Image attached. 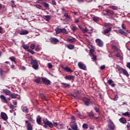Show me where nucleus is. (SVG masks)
<instances>
[{"mask_svg": "<svg viewBox=\"0 0 130 130\" xmlns=\"http://www.w3.org/2000/svg\"><path fill=\"white\" fill-rule=\"evenodd\" d=\"M20 35H27V34H29V31L26 29L22 30L19 33Z\"/></svg>", "mask_w": 130, "mask_h": 130, "instance_id": "nucleus-13", "label": "nucleus"}, {"mask_svg": "<svg viewBox=\"0 0 130 130\" xmlns=\"http://www.w3.org/2000/svg\"><path fill=\"white\" fill-rule=\"evenodd\" d=\"M95 42L97 43V45L99 47H103V42L100 40V39H97L95 40Z\"/></svg>", "mask_w": 130, "mask_h": 130, "instance_id": "nucleus-6", "label": "nucleus"}, {"mask_svg": "<svg viewBox=\"0 0 130 130\" xmlns=\"http://www.w3.org/2000/svg\"><path fill=\"white\" fill-rule=\"evenodd\" d=\"M119 120L121 123H126V119L123 117L120 118Z\"/></svg>", "mask_w": 130, "mask_h": 130, "instance_id": "nucleus-17", "label": "nucleus"}, {"mask_svg": "<svg viewBox=\"0 0 130 130\" xmlns=\"http://www.w3.org/2000/svg\"><path fill=\"white\" fill-rule=\"evenodd\" d=\"M30 48L31 49H35V44H31L30 46Z\"/></svg>", "mask_w": 130, "mask_h": 130, "instance_id": "nucleus-41", "label": "nucleus"}, {"mask_svg": "<svg viewBox=\"0 0 130 130\" xmlns=\"http://www.w3.org/2000/svg\"><path fill=\"white\" fill-rule=\"evenodd\" d=\"M117 99H118V95L116 94L115 96V98H114L113 99V100L114 101H116L117 100Z\"/></svg>", "mask_w": 130, "mask_h": 130, "instance_id": "nucleus-48", "label": "nucleus"}, {"mask_svg": "<svg viewBox=\"0 0 130 130\" xmlns=\"http://www.w3.org/2000/svg\"><path fill=\"white\" fill-rule=\"evenodd\" d=\"M67 47L68 49L72 50V49H74V48H75V46H74L73 45H67Z\"/></svg>", "mask_w": 130, "mask_h": 130, "instance_id": "nucleus-27", "label": "nucleus"}, {"mask_svg": "<svg viewBox=\"0 0 130 130\" xmlns=\"http://www.w3.org/2000/svg\"><path fill=\"white\" fill-rule=\"evenodd\" d=\"M37 122L38 123V124H41V116H38L37 118Z\"/></svg>", "mask_w": 130, "mask_h": 130, "instance_id": "nucleus-22", "label": "nucleus"}, {"mask_svg": "<svg viewBox=\"0 0 130 130\" xmlns=\"http://www.w3.org/2000/svg\"><path fill=\"white\" fill-rule=\"evenodd\" d=\"M61 33H65L66 34H68V32L65 28H61Z\"/></svg>", "mask_w": 130, "mask_h": 130, "instance_id": "nucleus-34", "label": "nucleus"}, {"mask_svg": "<svg viewBox=\"0 0 130 130\" xmlns=\"http://www.w3.org/2000/svg\"><path fill=\"white\" fill-rule=\"evenodd\" d=\"M20 70H21V71H25L26 70V68L25 67H21L20 68Z\"/></svg>", "mask_w": 130, "mask_h": 130, "instance_id": "nucleus-58", "label": "nucleus"}, {"mask_svg": "<svg viewBox=\"0 0 130 130\" xmlns=\"http://www.w3.org/2000/svg\"><path fill=\"white\" fill-rule=\"evenodd\" d=\"M115 56L117 57H120V53H117L116 55Z\"/></svg>", "mask_w": 130, "mask_h": 130, "instance_id": "nucleus-60", "label": "nucleus"}, {"mask_svg": "<svg viewBox=\"0 0 130 130\" xmlns=\"http://www.w3.org/2000/svg\"><path fill=\"white\" fill-rule=\"evenodd\" d=\"M76 114L78 115V117L80 118L81 119H84L86 118V116H84V115H81L80 113V112L79 111H76Z\"/></svg>", "mask_w": 130, "mask_h": 130, "instance_id": "nucleus-11", "label": "nucleus"}, {"mask_svg": "<svg viewBox=\"0 0 130 130\" xmlns=\"http://www.w3.org/2000/svg\"><path fill=\"white\" fill-rule=\"evenodd\" d=\"M0 98L1 99V101H2V102H3V103H7V104L9 103V101H8L7 98H6V96L5 95H1Z\"/></svg>", "mask_w": 130, "mask_h": 130, "instance_id": "nucleus-5", "label": "nucleus"}, {"mask_svg": "<svg viewBox=\"0 0 130 130\" xmlns=\"http://www.w3.org/2000/svg\"><path fill=\"white\" fill-rule=\"evenodd\" d=\"M122 72H123V74L125 75V76H126V77H128L129 75L128 74V73H127V71L124 69H122Z\"/></svg>", "mask_w": 130, "mask_h": 130, "instance_id": "nucleus-25", "label": "nucleus"}, {"mask_svg": "<svg viewBox=\"0 0 130 130\" xmlns=\"http://www.w3.org/2000/svg\"><path fill=\"white\" fill-rule=\"evenodd\" d=\"M113 81H112V80L111 79H110L108 81V84H109V85H111L112 83L113 82Z\"/></svg>", "mask_w": 130, "mask_h": 130, "instance_id": "nucleus-55", "label": "nucleus"}, {"mask_svg": "<svg viewBox=\"0 0 130 130\" xmlns=\"http://www.w3.org/2000/svg\"><path fill=\"white\" fill-rule=\"evenodd\" d=\"M61 28H56L55 29V31L56 32V34H59V33H61Z\"/></svg>", "mask_w": 130, "mask_h": 130, "instance_id": "nucleus-29", "label": "nucleus"}, {"mask_svg": "<svg viewBox=\"0 0 130 130\" xmlns=\"http://www.w3.org/2000/svg\"><path fill=\"white\" fill-rule=\"evenodd\" d=\"M29 121H31V122H34V120L31 117H29L28 118Z\"/></svg>", "mask_w": 130, "mask_h": 130, "instance_id": "nucleus-56", "label": "nucleus"}, {"mask_svg": "<svg viewBox=\"0 0 130 130\" xmlns=\"http://www.w3.org/2000/svg\"><path fill=\"white\" fill-rule=\"evenodd\" d=\"M48 66L49 69H51L52 68V64H51V63H48Z\"/></svg>", "mask_w": 130, "mask_h": 130, "instance_id": "nucleus-53", "label": "nucleus"}, {"mask_svg": "<svg viewBox=\"0 0 130 130\" xmlns=\"http://www.w3.org/2000/svg\"><path fill=\"white\" fill-rule=\"evenodd\" d=\"M92 19L94 22H98L99 21V18L98 17H94Z\"/></svg>", "mask_w": 130, "mask_h": 130, "instance_id": "nucleus-38", "label": "nucleus"}, {"mask_svg": "<svg viewBox=\"0 0 130 130\" xmlns=\"http://www.w3.org/2000/svg\"><path fill=\"white\" fill-rule=\"evenodd\" d=\"M111 31V27H109L108 29H105L104 30L103 34H107L108 33H109Z\"/></svg>", "mask_w": 130, "mask_h": 130, "instance_id": "nucleus-19", "label": "nucleus"}, {"mask_svg": "<svg viewBox=\"0 0 130 130\" xmlns=\"http://www.w3.org/2000/svg\"><path fill=\"white\" fill-rule=\"evenodd\" d=\"M50 42L51 43H53V44H56L57 42H59V41L56 38H52L50 39Z\"/></svg>", "mask_w": 130, "mask_h": 130, "instance_id": "nucleus-10", "label": "nucleus"}, {"mask_svg": "<svg viewBox=\"0 0 130 130\" xmlns=\"http://www.w3.org/2000/svg\"><path fill=\"white\" fill-rule=\"evenodd\" d=\"M27 130H33V127L31 125V123H27Z\"/></svg>", "mask_w": 130, "mask_h": 130, "instance_id": "nucleus-23", "label": "nucleus"}, {"mask_svg": "<svg viewBox=\"0 0 130 130\" xmlns=\"http://www.w3.org/2000/svg\"><path fill=\"white\" fill-rule=\"evenodd\" d=\"M65 79L66 80H74V79H75V77H74V76H72V75H67L65 77Z\"/></svg>", "mask_w": 130, "mask_h": 130, "instance_id": "nucleus-14", "label": "nucleus"}, {"mask_svg": "<svg viewBox=\"0 0 130 130\" xmlns=\"http://www.w3.org/2000/svg\"><path fill=\"white\" fill-rule=\"evenodd\" d=\"M105 12L110 16V15H114V12L112 10L107 9Z\"/></svg>", "mask_w": 130, "mask_h": 130, "instance_id": "nucleus-16", "label": "nucleus"}, {"mask_svg": "<svg viewBox=\"0 0 130 130\" xmlns=\"http://www.w3.org/2000/svg\"><path fill=\"white\" fill-rule=\"evenodd\" d=\"M82 100L86 106H89V105H90L91 102H90V100L88 98H84Z\"/></svg>", "mask_w": 130, "mask_h": 130, "instance_id": "nucleus-8", "label": "nucleus"}, {"mask_svg": "<svg viewBox=\"0 0 130 130\" xmlns=\"http://www.w3.org/2000/svg\"><path fill=\"white\" fill-rule=\"evenodd\" d=\"M9 59H10L11 61H13V62H15V63H16V58H15V57L14 56L10 57L9 58Z\"/></svg>", "mask_w": 130, "mask_h": 130, "instance_id": "nucleus-30", "label": "nucleus"}, {"mask_svg": "<svg viewBox=\"0 0 130 130\" xmlns=\"http://www.w3.org/2000/svg\"><path fill=\"white\" fill-rule=\"evenodd\" d=\"M102 15H103V16H109V14L107 13H102Z\"/></svg>", "mask_w": 130, "mask_h": 130, "instance_id": "nucleus-62", "label": "nucleus"}, {"mask_svg": "<svg viewBox=\"0 0 130 130\" xmlns=\"http://www.w3.org/2000/svg\"><path fill=\"white\" fill-rule=\"evenodd\" d=\"M39 45H37L36 49H35V50L36 51H39V50H40V49L39 48Z\"/></svg>", "mask_w": 130, "mask_h": 130, "instance_id": "nucleus-47", "label": "nucleus"}, {"mask_svg": "<svg viewBox=\"0 0 130 130\" xmlns=\"http://www.w3.org/2000/svg\"><path fill=\"white\" fill-rule=\"evenodd\" d=\"M82 31L83 33H87L89 31V29H87V28H82Z\"/></svg>", "mask_w": 130, "mask_h": 130, "instance_id": "nucleus-37", "label": "nucleus"}, {"mask_svg": "<svg viewBox=\"0 0 130 130\" xmlns=\"http://www.w3.org/2000/svg\"><path fill=\"white\" fill-rule=\"evenodd\" d=\"M22 47L24 48V49H29V46L26 44H23L22 45Z\"/></svg>", "mask_w": 130, "mask_h": 130, "instance_id": "nucleus-32", "label": "nucleus"}, {"mask_svg": "<svg viewBox=\"0 0 130 130\" xmlns=\"http://www.w3.org/2000/svg\"><path fill=\"white\" fill-rule=\"evenodd\" d=\"M124 31H123L122 29H120L119 30V33H120V34H121V35H123L124 33Z\"/></svg>", "mask_w": 130, "mask_h": 130, "instance_id": "nucleus-46", "label": "nucleus"}, {"mask_svg": "<svg viewBox=\"0 0 130 130\" xmlns=\"http://www.w3.org/2000/svg\"><path fill=\"white\" fill-rule=\"evenodd\" d=\"M94 51H95V50L94 49V48H91L89 50V53L90 55H91L92 54H93V53L94 52Z\"/></svg>", "mask_w": 130, "mask_h": 130, "instance_id": "nucleus-36", "label": "nucleus"}, {"mask_svg": "<svg viewBox=\"0 0 130 130\" xmlns=\"http://www.w3.org/2000/svg\"><path fill=\"white\" fill-rule=\"evenodd\" d=\"M35 7H36V8H37V9H41V8H42V6H41V5H39V4H37L35 6Z\"/></svg>", "mask_w": 130, "mask_h": 130, "instance_id": "nucleus-49", "label": "nucleus"}, {"mask_svg": "<svg viewBox=\"0 0 130 130\" xmlns=\"http://www.w3.org/2000/svg\"><path fill=\"white\" fill-rule=\"evenodd\" d=\"M9 96L12 99H15L17 98V97H18V94H17V93H11L9 95Z\"/></svg>", "mask_w": 130, "mask_h": 130, "instance_id": "nucleus-15", "label": "nucleus"}, {"mask_svg": "<svg viewBox=\"0 0 130 130\" xmlns=\"http://www.w3.org/2000/svg\"><path fill=\"white\" fill-rule=\"evenodd\" d=\"M3 92L6 94V95H10L11 94V91L8 89H4L3 90Z\"/></svg>", "mask_w": 130, "mask_h": 130, "instance_id": "nucleus-18", "label": "nucleus"}, {"mask_svg": "<svg viewBox=\"0 0 130 130\" xmlns=\"http://www.w3.org/2000/svg\"><path fill=\"white\" fill-rule=\"evenodd\" d=\"M1 115L3 120H5V121L8 120V115L5 112H1Z\"/></svg>", "mask_w": 130, "mask_h": 130, "instance_id": "nucleus-7", "label": "nucleus"}, {"mask_svg": "<svg viewBox=\"0 0 130 130\" xmlns=\"http://www.w3.org/2000/svg\"><path fill=\"white\" fill-rule=\"evenodd\" d=\"M72 31H75L77 30V27L75 26H73V27L72 28Z\"/></svg>", "mask_w": 130, "mask_h": 130, "instance_id": "nucleus-57", "label": "nucleus"}, {"mask_svg": "<svg viewBox=\"0 0 130 130\" xmlns=\"http://www.w3.org/2000/svg\"><path fill=\"white\" fill-rule=\"evenodd\" d=\"M91 55L92 57V59H93L94 60H96V55H94V54H92Z\"/></svg>", "mask_w": 130, "mask_h": 130, "instance_id": "nucleus-45", "label": "nucleus"}, {"mask_svg": "<svg viewBox=\"0 0 130 130\" xmlns=\"http://www.w3.org/2000/svg\"><path fill=\"white\" fill-rule=\"evenodd\" d=\"M127 68L130 70V62L127 63Z\"/></svg>", "mask_w": 130, "mask_h": 130, "instance_id": "nucleus-64", "label": "nucleus"}, {"mask_svg": "<svg viewBox=\"0 0 130 130\" xmlns=\"http://www.w3.org/2000/svg\"><path fill=\"white\" fill-rule=\"evenodd\" d=\"M68 41H69V42H76L77 41V40L74 38H72L71 39H68Z\"/></svg>", "mask_w": 130, "mask_h": 130, "instance_id": "nucleus-24", "label": "nucleus"}, {"mask_svg": "<svg viewBox=\"0 0 130 130\" xmlns=\"http://www.w3.org/2000/svg\"><path fill=\"white\" fill-rule=\"evenodd\" d=\"M45 18L46 21H49L50 20L51 16L50 15H46Z\"/></svg>", "mask_w": 130, "mask_h": 130, "instance_id": "nucleus-35", "label": "nucleus"}, {"mask_svg": "<svg viewBox=\"0 0 130 130\" xmlns=\"http://www.w3.org/2000/svg\"><path fill=\"white\" fill-rule=\"evenodd\" d=\"M9 107H10V109H12V110L15 108V106H14V105H10Z\"/></svg>", "mask_w": 130, "mask_h": 130, "instance_id": "nucleus-54", "label": "nucleus"}, {"mask_svg": "<svg viewBox=\"0 0 130 130\" xmlns=\"http://www.w3.org/2000/svg\"><path fill=\"white\" fill-rule=\"evenodd\" d=\"M78 66L79 69H81V70H83L84 71L86 70V65H85V64H84L83 62H79L78 63Z\"/></svg>", "mask_w": 130, "mask_h": 130, "instance_id": "nucleus-4", "label": "nucleus"}, {"mask_svg": "<svg viewBox=\"0 0 130 130\" xmlns=\"http://www.w3.org/2000/svg\"><path fill=\"white\" fill-rule=\"evenodd\" d=\"M121 27L122 29H125V26H124V24H122Z\"/></svg>", "mask_w": 130, "mask_h": 130, "instance_id": "nucleus-63", "label": "nucleus"}, {"mask_svg": "<svg viewBox=\"0 0 130 130\" xmlns=\"http://www.w3.org/2000/svg\"><path fill=\"white\" fill-rule=\"evenodd\" d=\"M111 9H112V10H117V7L114 6H111L110 7Z\"/></svg>", "mask_w": 130, "mask_h": 130, "instance_id": "nucleus-42", "label": "nucleus"}, {"mask_svg": "<svg viewBox=\"0 0 130 130\" xmlns=\"http://www.w3.org/2000/svg\"><path fill=\"white\" fill-rule=\"evenodd\" d=\"M35 82H36V83H37V84H40L41 82L40 78V77L37 78V79L35 80Z\"/></svg>", "mask_w": 130, "mask_h": 130, "instance_id": "nucleus-28", "label": "nucleus"}, {"mask_svg": "<svg viewBox=\"0 0 130 130\" xmlns=\"http://www.w3.org/2000/svg\"><path fill=\"white\" fill-rule=\"evenodd\" d=\"M88 115H89V116L90 117H92V116H94V114L93 113V112H91L90 113H87Z\"/></svg>", "mask_w": 130, "mask_h": 130, "instance_id": "nucleus-43", "label": "nucleus"}, {"mask_svg": "<svg viewBox=\"0 0 130 130\" xmlns=\"http://www.w3.org/2000/svg\"><path fill=\"white\" fill-rule=\"evenodd\" d=\"M122 115H124V116H129L130 114L128 112H126L124 113H123Z\"/></svg>", "mask_w": 130, "mask_h": 130, "instance_id": "nucleus-39", "label": "nucleus"}, {"mask_svg": "<svg viewBox=\"0 0 130 130\" xmlns=\"http://www.w3.org/2000/svg\"><path fill=\"white\" fill-rule=\"evenodd\" d=\"M22 110L23 112H26V113H28V112H29V110L26 107H22Z\"/></svg>", "mask_w": 130, "mask_h": 130, "instance_id": "nucleus-20", "label": "nucleus"}, {"mask_svg": "<svg viewBox=\"0 0 130 130\" xmlns=\"http://www.w3.org/2000/svg\"><path fill=\"white\" fill-rule=\"evenodd\" d=\"M31 64H32V67L34 70H38V62H37V60H34L32 59L30 61Z\"/></svg>", "mask_w": 130, "mask_h": 130, "instance_id": "nucleus-3", "label": "nucleus"}, {"mask_svg": "<svg viewBox=\"0 0 130 130\" xmlns=\"http://www.w3.org/2000/svg\"><path fill=\"white\" fill-rule=\"evenodd\" d=\"M44 123V127L45 128H47V127L49 126V127H52L53 126V123L52 122L49 121L47 118H44L43 120Z\"/></svg>", "mask_w": 130, "mask_h": 130, "instance_id": "nucleus-2", "label": "nucleus"}, {"mask_svg": "<svg viewBox=\"0 0 130 130\" xmlns=\"http://www.w3.org/2000/svg\"><path fill=\"white\" fill-rule=\"evenodd\" d=\"M27 51H28V52H30V53H31V54H35V52H34V51L33 50L28 49Z\"/></svg>", "mask_w": 130, "mask_h": 130, "instance_id": "nucleus-40", "label": "nucleus"}, {"mask_svg": "<svg viewBox=\"0 0 130 130\" xmlns=\"http://www.w3.org/2000/svg\"><path fill=\"white\" fill-rule=\"evenodd\" d=\"M42 79L44 84H45V85H50V80H48L47 78L43 77Z\"/></svg>", "mask_w": 130, "mask_h": 130, "instance_id": "nucleus-9", "label": "nucleus"}, {"mask_svg": "<svg viewBox=\"0 0 130 130\" xmlns=\"http://www.w3.org/2000/svg\"><path fill=\"white\" fill-rule=\"evenodd\" d=\"M108 127L110 129H114V128H115V125H114V124H109Z\"/></svg>", "mask_w": 130, "mask_h": 130, "instance_id": "nucleus-21", "label": "nucleus"}, {"mask_svg": "<svg viewBox=\"0 0 130 130\" xmlns=\"http://www.w3.org/2000/svg\"><path fill=\"white\" fill-rule=\"evenodd\" d=\"M64 17H66L67 19H70V16H69L68 13H64Z\"/></svg>", "mask_w": 130, "mask_h": 130, "instance_id": "nucleus-52", "label": "nucleus"}, {"mask_svg": "<svg viewBox=\"0 0 130 130\" xmlns=\"http://www.w3.org/2000/svg\"><path fill=\"white\" fill-rule=\"evenodd\" d=\"M53 124V126H56V127H59V126H61V124H58L56 122H54Z\"/></svg>", "mask_w": 130, "mask_h": 130, "instance_id": "nucleus-26", "label": "nucleus"}, {"mask_svg": "<svg viewBox=\"0 0 130 130\" xmlns=\"http://www.w3.org/2000/svg\"><path fill=\"white\" fill-rule=\"evenodd\" d=\"M106 67L105 65H103L100 67L101 70H104L105 69Z\"/></svg>", "mask_w": 130, "mask_h": 130, "instance_id": "nucleus-59", "label": "nucleus"}, {"mask_svg": "<svg viewBox=\"0 0 130 130\" xmlns=\"http://www.w3.org/2000/svg\"><path fill=\"white\" fill-rule=\"evenodd\" d=\"M45 8H49V4L46 3H44Z\"/></svg>", "mask_w": 130, "mask_h": 130, "instance_id": "nucleus-50", "label": "nucleus"}, {"mask_svg": "<svg viewBox=\"0 0 130 130\" xmlns=\"http://www.w3.org/2000/svg\"><path fill=\"white\" fill-rule=\"evenodd\" d=\"M61 84L63 85V86H64V88H69V87H70V84L68 83H62Z\"/></svg>", "mask_w": 130, "mask_h": 130, "instance_id": "nucleus-31", "label": "nucleus"}, {"mask_svg": "<svg viewBox=\"0 0 130 130\" xmlns=\"http://www.w3.org/2000/svg\"><path fill=\"white\" fill-rule=\"evenodd\" d=\"M71 119L72 121L70 122V126L71 128L74 130H79V129H78V125H77V122H76V118L75 116H72Z\"/></svg>", "mask_w": 130, "mask_h": 130, "instance_id": "nucleus-1", "label": "nucleus"}, {"mask_svg": "<svg viewBox=\"0 0 130 130\" xmlns=\"http://www.w3.org/2000/svg\"><path fill=\"white\" fill-rule=\"evenodd\" d=\"M40 97L43 100H46V99L45 98V95H44L43 93L40 94Z\"/></svg>", "mask_w": 130, "mask_h": 130, "instance_id": "nucleus-33", "label": "nucleus"}, {"mask_svg": "<svg viewBox=\"0 0 130 130\" xmlns=\"http://www.w3.org/2000/svg\"><path fill=\"white\" fill-rule=\"evenodd\" d=\"M3 75H4V70L0 68V76L1 77H3Z\"/></svg>", "mask_w": 130, "mask_h": 130, "instance_id": "nucleus-44", "label": "nucleus"}, {"mask_svg": "<svg viewBox=\"0 0 130 130\" xmlns=\"http://www.w3.org/2000/svg\"><path fill=\"white\" fill-rule=\"evenodd\" d=\"M83 128H88V124L84 123L83 124Z\"/></svg>", "mask_w": 130, "mask_h": 130, "instance_id": "nucleus-51", "label": "nucleus"}, {"mask_svg": "<svg viewBox=\"0 0 130 130\" xmlns=\"http://www.w3.org/2000/svg\"><path fill=\"white\" fill-rule=\"evenodd\" d=\"M62 69L68 72V73H73V70H71V69L68 67H64L63 65L61 66Z\"/></svg>", "mask_w": 130, "mask_h": 130, "instance_id": "nucleus-12", "label": "nucleus"}, {"mask_svg": "<svg viewBox=\"0 0 130 130\" xmlns=\"http://www.w3.org/2000/svg\"><path fill=\"white\" fill-rule=\"evenodd\" d=\"M94 109L95 111H96V112H99V109L98 108H97V107H94Z\"/></svg>", "mask_w": 130, "mask_h": 130, "instance_id": "nucleus-61", "label": "nucleus"}]
</instances>
